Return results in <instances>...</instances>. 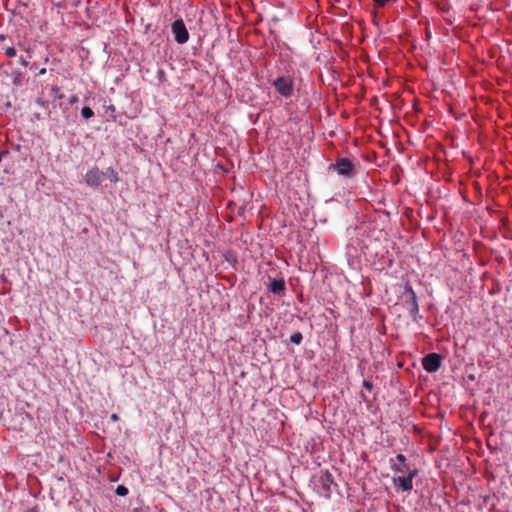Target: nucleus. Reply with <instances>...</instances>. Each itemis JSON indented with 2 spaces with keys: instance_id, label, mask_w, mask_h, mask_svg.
Segmentation results:
<instances>
[{
  "instance_id": "obj_1",
  "label": "nucleus",
  "mask_w": 512,
  "mask_h": 512,
  "mask_svg": "<svg viewBox=\"0 0 512 512\" xmlns=\"http://www.w3.org/2000/svg\"><path fill=\"white\" fill-rule=\"evenodd\" d=\"M272 85L277 93L285 98H290L294 93V79L291 76L277 77Z\"/></svg>"
},
{
  "instance_id": "obj_2",
  "label": "nucleus",
  "mask_w": 512,
  "mask_h": 512,
  "mask_svg": "<svg viewBox=\"0 0 512 512\" xmlns=\"http://www.w3.org/2000/svg\"><path fill=\"white\" fill-rule=\"evenodd\" d=\"M330 169L347 178H351L356 174L354 164L348 158H338L334 164L330 165Z\"/></svg>"
},
{
  "instance_id": "obj_3",
  "label": "nucleus",
  "mask_w": 512,
  "mask_h": 512,
  "mask_svg": "<svg viewBox=\"0 0 512 512\" xmlns=\"http://www.w3.org/2000/svg\"><path fill=\"white\" fill-rule=\"evenodd\" d=\"M418 475L416 468L409 472V475H399L393 477V484L404 492H410L413 489V479Z\"/></svg>"
},
{
  "instance_id": "obj_4",
  "label": "nucleus",
  "mask_w": 512,
  "mask_h": 512,
  "mask_svg": "<svg viewBox=\"0 0 512 512\" xmlns=\"http://www.w3.org/2000/svg\"><path fill=\"white\" fill-rule=\"evenodd\" d=\"M174 39L179 44H184L189 39V33L182 19L175 20L172 24Z\"/></svg>"
},
{
  "instance_id": "obj_5",
  "label": "nucleus",
  "mask_w": 512,
  "mask_h": 512,
  "mask_svg": "<svg viewBox=\"0 0 512 512\" xmlns=\"http://www.w3.org/2000/svg\"><path fill=\"white\" fill-rule=\"evenodd\" d=\"M103 179L104 173L97 166L92 167L85 174V182L90 187L99 186Z\"/></svg>"
},
{
  "instance_id": "obj_6",
  "label": "nucleus",
  "mask_w": 512,
  "mask_h": 512,
  "mask_svg": "<svg viewBox=\"0 0 512 512\" xmlns=\"http://www.w3.org/2000/svg\"><path fill=\"white\" fill-rule=\"evenodd\" d=\"M422 366L427 372H435L441 366V357L437 353H430L422 360Z\"/></svg>"
},
{
  "instance_id": "obj_7",
  "label": "nucleus",
  "mask_w": 512,
  "mask_h": 512,
  "mask_svg": "<svg viewBox=\"0 0 512 512\" xmlns=\"http://www.w3.org/2000/svg\"><path fill=\"white\" fill-rule=\"evenodd\" d=\"M396 462H393V460H390L391 462V469L395 474L400 475H409V472H411L412 469L409 468L406 457L403 454H398L396 456Z\"/></svg>"
},
{
  "instance_id": "obj_8",
  "label": "nucleus",
  "mask_w": 512,
  "mask_h": 512,
  "mask_svg": "<svg viewBox=\"0 0 512 512\" xmlns=\"http://www.w3.org/2000/svg\"><path fill=\"white\" fill-rule=\"evenodd\" d=\"M318 483L320 484L321 490L325 494V496L329 497L331 493V486L333 484L332 475L328 472L322 473L318 477Z\"/></svg>"
},
{
  "instance_id": "obj_9",
  "label": "nucleus",
  "mask_w": 512,
  "mask_h": 512,
  "mask_svg": "<svg viewBox=\"0 0 512 512\" xmlns=\"http://www.w3.org/2000/svg\"><path fill=\"white\" fill-rule=\"evenodd\" d=\"M405 291L409 294L410 297V313L415 315L419 311L416 293L410 285L405 286Z\"/></svg>"
},
{
  "instance_id": "obj_10",
  "label": "nucleus",
  "mask_w": 512,
  "mask_h": 512,
  "mask_svg": "<svg viewBox=\"0 0 512 512\" xmlns=\"http://www.w3.org/2000/svg\"><path fill=\"white\" fill-rule=\"evenodd\" d=\"M269 290L274 294H282L285 291V281L283 278L273 279L269 285Z\"/></svg>"
},
{
  "instance_id": "obj_11",
  "label": "nucleus",
  "mask_w": 512,
  "mask_h": 512,
  "mask_svg": "<svg viewBox=\"0 0 512 512\" xmlns=\"http://www.w3.org/2000/svg\"><path fill=\"white\" fill-rule=\"evenodd\" d=\"M374 3V6L377 8H382L387 5L395 3L397 0H372Z\"/></svg>"
},
{
  "instance_id": "obj_12",
  "label": "nucleus",
  "mask_w": 512,
  "mask_h": 512,
  "mask_svg": "<svg viewBox=\"0 0 512 512\" xmlns=\"http://www.w3.org/2000/svg\"><path fill=\"white\" fill-rule=\"evenodd\" d=\"M81 115L84 119H90L94 116V112L90 107H83L81 110Z\"/></svg>"
},
{
  "instance_id": "obj_13",
  "label": "nucleus",
  "mask_w": 512,
  "mask_h": 512,
  "mask_svg": "<svg viewBox=\"0 0 512 512\" xmlns=\"http://www.w3.org/2000/svg\"><path fill=\"white\" fill-rule=\"evenodd\" d=\"M303 336L300 332H296L291 335L290 341L294 344L299 345L302 342Z\"/></svg>"
},
{
  "instance_id": "obj_14",
  "label": "nucleus",
  "mask_w": 512,
  "mask_h": 512,
  "mask_svg": "<svg viewBox=\"0 0 512 512\" xmlns=\"http://www.w3.org/2000/svg\"><path fill=\"white\" fill-rule=\"evenodd\" d=\"M108 174H109V178L112 182L116 183L119 181V176H118V173L113 169V168H109L107 170Z\"/></svg>"
},
{
  "instance_id": "obj_15",
  "label": "nucleus",
  "mask_w": 512,
  "mask_h": 512,
  "mask_svg": "<svg viewBox=\"0 0 512 512\" xmlns=\"http://www.w3.org/2000/svg\"><path fill=\"white\" fill-rule=\"evenodd\" d=\"M116 493L120 496H125L128 494V489L125 486H118L116 489Z\"/></svg>"
},
{
  "instance_id": "obj_16",
  "label": "nucleus",
  "mask_w": 512,
  "mask_h": 512,
  "mask_svg": "<svg viewBox=\"0 0 512 512\" xmlns=\"http://www.w3.org/2000/svg\"><path fill=\"white\" fill-rule=\"evenodd\" d=\"M5 55L7 57H14L16 56V50L14 47H8L6 50H5Z\"/></svg>"
},
{
  "instance_id": "obj_17",
  "label": "nucleus",
  "mask_w": 512,
  "mask_h": 512,
  "mask_svg": "<svg viewBox=\"0 0 512 512\" xmlns=\"http://www.w3.org/2000/svg\"><path fill=\"white\" fill-rule=\"evenodd\" d=\"M363 386H364L366 389H368V390H371V389H372V383H371V382H369V381H366V380H365V381L363 382Z\"/></svg>"
},
{
  "instance_id": "obj_18",
  "label": "nucleus",
  "mask_w": 512,
  "mask_h": 512,
  "mask_svg": "<svg viewBox=\"0 0 512 512\" xmlns=\"http://www.w3.org/2000/svg\"><path fill=\"white\" fill-rule=\"evenodd\" d=\"M77 101H78V97H77V95H72V96L70 97V100H69L70 104H72V105H73V104H75Z\"/></svg>"
},
{
  "instance_id": "obj_19",
  "label": "nucleus",
  "mask_w": 512,
  "mask_h": 512,
  "mask_svg": "<svg viewBox=\"0 0 512 512\" xmlns=\"http://www.w3.org/2000/svg\"><path fill=\"white\" fill-rule=\"evenodd\" d=\"M111 420L114 421V422H117L119 420V416L118 414L116 413H113L111 416H110Z\"/></svg>"
},
{
  "instance_id": "obj_20",
  "label": "nucleus",
  "mask_w": 512,
  "mask_h": 512,
  "mask_svg": "<svg viewBox=\"0 0 512 512\" xmlns=\"http://www.w3.org/2000/svg\"><path fill=\"white\" fill-rule=\"evenodd\" d=\"M20 63L25 67L28 66V61L23 57L20 58Z\"/></svg>"
},
{
  "instance_id": "obj_21",
  "label": "nucleus",
  "mask_w": 512,
  "mask_h": 512,
  "mask_svg": "<svg viewBox=\"0 0 512 512\" xmlns=\"http://www.w3.org/2000/svg\"><path fill=\"white\" fill-rule=\"evenodd\" d=\"M24 512H39L37 507H32Z\"/></svg>"
},
{
  "instance_id": "obj_22",
  "label": "nucleus",
  "mask_w": 512,
  "mask_h": 512,
  "mask_svg": "<svg viewBox=\"0 0 512 512\" xmlns=\"http://www.w3.org/2000/svg\"><path fill=\"white\" fill-rule=\"evenodd\" d=\"M53 91H55V92H59V91H60V89H59L58 87H54V88H53Z\"/></svg>"
},
{
  "instance_id": "obj_23",
  "label": "nucleus",
  "mask_w": 512,
  "mask_h": 512,
  "mask_svg": "<svg viewBox=\"0 0 512 512\" xmlns=\"http://www.w3.org/2000/svg\"><path fill=\"white\" fill-rule=\"evenodd\" d=\"M45 72H46V69H42V70L40 71V74H44Z\"/></svg>"
}]
</instances>
